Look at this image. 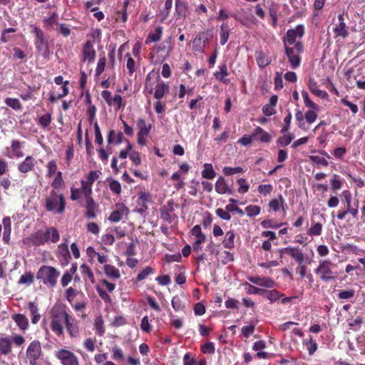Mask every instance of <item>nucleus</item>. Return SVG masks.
Wrapping results in <instances>:
<instances>
[{"instance_id": "obj_1", "label": "nucleus", "mask_w": 365, "mask_h": 365, "mask_svg": "<svg viewBox=\"0 0 365 365\" xmlns=\"http://www.w3.org/2000/svg\"><path fill=\"white\" fill-rule=\"evenodd\" d=\"M102 173L101 170H94L88 173L85 179L81 180V187L72 186L71 187V200H78L84 197L85 200L92 197L93 184L101 177Z\"/></svg>"}, {"instance_id": "obj_2", "label": "nucleus", "mask_w": 365, "mask_h": 365, "mask_svg": "<svg viewBox=\"0 0 365 365\" xmlns=\"http://www.w3.org/2000/svg\"><path fill=\"white\" fill-rule=\"evenodd\" d=\"M337 265L330 259H322L314 270L318 277L324 282L336 280L339 273L336 269Z\"/></svg>"}, {"instance_id": "obj_3", "label": "nucleus", "mask_w": 365, "mask_h": 365, "mask_svg": "<svg viewBox=\"0 0 365 365\" xmlns=\"http://www.w3.org/2000/svg\"><path fill=\"white\" fill-rule=\"evenodd\" d=\"M44 207L48 212L61 215L66 208V199L63 195L52 190L45 198Z\"/></svg>"}, {"instance_id": "obj_4", "label": "nucleus", "mask_w": 365, "mask_h": 365, "mask_svg": "<svg viewBox=\"0 0 365 365\" xmlns=\"http://www.w3.org/2000/svg\"><path fill=\"white\" fill-rule=\"evenodd\" d=\"M60 235L54 227L47 228L45 231L38 230L33 234L30 240L34 246H41L46 243H56L59 240Z\"/></svg>"}, {"instance_id": "obj_5", "label": "nucleus", "mask_w": 365, "mask_h": 365, "mask_svg": "<svg viewBox=\"0 0 365 365\" xmlns=\"http://www.w3.org/2000/svg\"><path fill=\"white\" fill-rule=\"evenodd\" d=\"M65 306L54 307L51 311V329L58 336L63 334V324L68 317Z\"/></svg>"}, {"instance_id": "obj_6", "label": "nucleus", "mask_w": 365, "mask_h": 365, "mask_svg": "<svg viewBox=\"0 0 365 365\" xmlns=\"http://www.w3.org/2000/svg\"><path fill=\"white\" fill-rule=\"evenodd\" d=\"M60 272L51 266L43 265L36 273V279L48 287L53 288L57 284Z\"/></svg>"}, {"instance_id": "obj_7", "label": "nucleus", "mask_w": 365, "mask_h": 365, "mask_svg": "<svg viewBox=\"0 0 365 365\" xmlns=\"http://www.w3.org/2000/svg\"><path fill=\"white\" fill-rule=\"evenodd\" d=\"M169 85L158 78V82L153 88V83L151 82V74L148 73L145 78L144 92L151 94L154 93V98L157 100H161L164 96L169 92Z\"/></svg>"}, {"instance_id": "obj_8", "label": "nucleus", "mask_w": 365, "mask_h": 365, "mask_svg": "<svg viewBox=\"0 0 365 365\" xmlns=\"http://www.w3.org/2000/svg\"><path fill=\"white\" fill-rule=\"evenodd\" d=\"M305 33L304 25L299 24L295 28L288 29L282 38L284 46H297L298 43L303 44L302 38Z\"/></svg>"}, {"instance_id": "obj_9", "label": "nucleus", "mask_w": 365, "mask_h": 365, "mask_svg": "<svg viewBox=\"0 0 365 365\" xmlns=\"http://www.w3.org/2000/svg\"><path fill=\"white\" fill-rule=\"evenodd\" d=\"M284 52L292 68H297L300 66V54L303 52V44L298 43L297 46H284Z\"/></svg>"}, {"instance_id": "obj_10", "label": "nucleus", "mask_w": 365, "mask_h": 365, "mask_svg": "<svg viewBox=\"0 0 365 365\" xmlns=\"http://www.w3.org/2000/svg\"><path fill=\"white\" fill-rule=\"evenodd\" d=\"M54 355L61 365H79L78 356L68 349H60L55 351Z\"/></svg>"}, {"instance_id": "obj_11", "label": "nucleus", "mask_w": 365, "mask_h": 365, "mask_svg": "<svg viewBox=\"0 0 365 365\" xmlns=\"http://www.w3.org/2000/svg\"><path fill=\"white\" fill-rule=\"evenodd\" d=\"M26 355L30 365L38 364V360L42 355L41 345L39 341L34 340L29 344Z\"/></svg>"}, {"instance_id": "obj_12", "label": "nucleus", "mask_w": 365, "mask_h": 365, "mask_svg": "<svg viewBox=\"0 0 365 365\" xmlns=\"http://www.w3.org/2000/svg\"><path fill=\"white\" fill-rule=\"evenodd\" d=\"M32 33L36 36L35 46L38 51H46L48 48V42L44 33L36 26L31 25Z\"/></svg>"}, {"instance_id": "obj_13", "label": "nucleus", "mask_w": 365, "mask_h": 365, "mask_svg": "<svg viewBox=\"0 0 365 365\" xmlns=\"http://www.w3.org/2000/svg\"><path fill=\"white\" fill-rule=\"evenodd\" d=\"M338 23L336 24L333 28L334 36L335 38L341 37L343 38H346L349 33L348 27L344 21V16L343 14L338 15Z\"/></svg>"}, {"instance_id": "obj_14", "label": "nucleus", "mask_w": 365, "mask_h": 365, "mask_svg": "<svg viewBox=\"0 0 365 365\" xmlns=\"http://www.w3.org/2000/svg\"><path fill=\"white\" fill-rule=\"evenodd\" d=\"M67 242L68 240L66 239L63 243H61L58 246L57 257L63 266L67 265L71 259L70 252Z\"/></svg>"}, {"instance_id": "obj_15", "label": "nucleus", "mask_w": 365, "mask_h": 365, "mask_svg": "<svg viewBox=\"0 0 365 365\" xmlns=\"http://www.w3.org/2000/svg\"><path fill=\"white\" fill-rule=\"evenodd\" d=\"M359 201L356 200L354 203H349L346 205V209L344 210H339L337 212L336 217L339 220L345 219L346 215L350 214L354 217H356L358 214Z\"/></svg>"}, {"instance_id": "obj_16", "label": "nucleus", "mask_w": 365, "mask_h": 365, "mask_svg": "<svg viewBox=\"0 0 365 365\" xmlns=\"http://www.w3.org/2000/svg\"><path fill=\"white\" fill-rule=\"evenodd\" d=\"M96 57V51L93 48V45L91 41H88L83 48V61L93 63Z\"/></svg>"}, {"instance_id": "obj_17", "label": "nucleus", "mask_w": 365, "mask_h": 365, "mask_svg": "<svg viewBox=\"0 0 365 365\" xmlns=\"http://www.w3.org/2000/svg\"><path fill=\"white\" fill-rule=\"evenodd\" d=\"M85 207V216L89 220L96 218L98 205L95 202L93 197L86 200Z\"/></svg>"}, {"instance_id": "obj_18", "label": "nucleus", "mask_w": 365, "mask_h": 365, "mask_svg": "<svg viewBox=\"0 0 365 365\" xmlns=\"http://www.w3.org/2000/svg\"><path fill=\"white\" fill-rule=\"evenodd\" d=\"M282 251L294 259L299 264L304 263L305 256L299 247H287L284 248Z\"/></svg>"}, {"instance_id": "obj_19", "label": "nucleus", "mask_w": 365, "mask_h": 365, "mask_svg": "<svg viewBox=\"0 0 365 365\" xmlns=\"http://www.w3.org/2000/svg\"><path fill=\"white\" fill-rule=\"evenodd\" d=\"M128 212H129V210L125 205H118V210H113L110 213V215L108 217V220L113 222H118L123 219V217L124 215H128Z\"/></svg>"}, {"instance_id": "obj_20", "label": "nucleus", "mask_w": 365, "mask_h": 365, "mask_svg": "<svg viewBox=\"0 0 365 365\" xmlns=\"http://www.w3.org/2000/svg\"><path fill=\"white\" fill-rule=\"evenodd\" d=\"M36 160L31 156H27L18 166V170L21 173H27L34 170Z\"/></svg>"}, {"instance_id": "obj_21", "label": "nucleus", "mask_w": 365, "mask_h": 365, "mask_svg": "<svg viewBox=\"0 0 365 365\" xmlns=\"http://www.w3.org/2000/svg\"><path fill=\"white\" fill-rule=\"evenodd\" d=\"M248 280L255 284L267 288H272L275 285L274 280L269 277H250Z\"/></svg>"}, {"instance_id": "obj_22", "label": "nucleus", "mask_w": 365, "mask_h": 365, "mask_svg": "<svg viewBox=\"0 0 365 365\" xmlns=\"http://www.w3.org/2000/svg\"><path fill=\"white\" fill-rule=\"evenodd\" d=\"M65 325L71 337H76L78 336L79 328L76 319L68 315Z\"/></svg>"}, {"instance_id": "obj_23", "label": "nucleus", "mask_w": 365, "mask_h": 365, "mask_svg": "<svg viewBox=\"0 0 365 365\" xmlns=\"http://www.w3.org/2000/svg\"><path fill=\"white\" fill-rule=\"evenodd\" d=\"M256 61L259 68H264L271 63V56L268 52L257 51L256 52Z\"/></svg>"}, {"instance_id": "obj_24", "label": "nucleus", "mask_w": 365, "mask_h": 365, "mask_svg": "<svg viewBox=\"0 0 365 365\" xmlns=\"http://www.w3.org/2000/svg\"><path fill=\"white\" fill-rule=\"evenodd\" d=\"M254 140H259L262 143H269L272 137L261 127L257 126L252 133Z\"/></svg>"}, {"instance_id": "obj_25", "label": "nucleus", "mask_w": 365, "mask_h": 365, "mask_svg": "<svg viewBox=\"0 0 365 365\" xmlns=\"http://www.w3.org/2000/svg\"><path fill=\"white\" fill-rule=\"evenodd\" d=\"M215 191L220 194H232V190L229 187L223 177H220L215 182Z\"/></svg>"}, {"instance_id": "obj_26", "label": "nucleus", "mask_w": 365, "mask_h": 365, "mask_svg": "<svg viewBox=\"0 0 365 365\" xmlns=\"http://www.w3.org/2000/svg\"><path fill=\"white\" fill-rule=\"evenodd\" d=\"M219 71L214 73L215 77L222 82V83L227 85L230 83V80L226 77L228 76L227 68L225 63L221 64L218 67Z\"/></svg>"}, {"instance_id": "obj_27", "label": "nucleus", "mask_w": 365, "mask_h": 365, "mask_svg": "<svg viewBox=\"0 0 365 365\" xmlns=\"http://www.w3.org/2000/svg\"><path fill=\"white\" fill-rule=\"evenodd\" d=\"M103 272L110 279L115 280L120 277V270L113 265L106 264L103 266Z\"/></svg>"}, {"instance_id": "obj_28", "label": "nucleus", "mask_w": 365, "mask_h": 365, "mask_svg": "<svg viewBox=\"0 0 365 365\" xmlns=\"http://www.w3.org/2000/svg\"><path fill=\"white\" fill-rule=\"evenodd\" d=\"M163 34V28L161 26L156 27L153 31L150 32L145 39V43L149 44L153 42H157L161 38Z\"/></svg>"}, {"instance_id": "obj_29", "label": "nucleus", "mask_w": 365, "mask_h": 365, "mask_svg": "<svg viewBox=\"0 0 365 365\" xmlns=\"http://www.w3.org/2000/svg\"><path fill=\"white\" fill-rule=\"evenodd\" d=\"M80 271L84 280H89L92 284L95 283V277L91 269L83 264L80 266Z\"/></svg>"}, {"instance_id": "obj_30", "label": "nucleus", "mask_w": 365, "mask_h": 365, "mask_svg": "<svg viewBox=\"0 0 365 365\" xmlns=\"http://www.w3.org/2000/svg\"><path fill=\"white\" fill-rule=\"evenodd\" d=\"M137 127L138 128V134L148 135L152 125L151 124H147L145 119L140 118L137 120Z\"/></svg>"}, {"instance_id": "obj_31", "label": "nucleus", "mask_w": 365, "mask_h": 365, "mask_svg": "<svg viewBox=\"0 0 365 365\" xmlns=\"http://www.w3.org/2000/svg\"><path fill=\"white\" fill-rule=\"evenodd\" d=\"M308 86L310 91L315 96L321 98H326L328 96V94L325 91L318 88L317 83L314 80L309 79Z\"/></svg>"}, {"instance_id": "obj_32", "label": "nucleus", "mask_w": 365, "mask_h": 365, "mask_svg": "<svg viewBox=\"0 0 365 365\" xmlns=\"http://www.w3.org/2000/svg\"><path fill=\"white\" fill-rule=\"evenodd\" d=\"M208 41L207 38L197 36L193 40V49L196 51L202 52L207 43Z\"/></svg>"}, {"instance_id": "obj_33", "label": "nucleus", "mask_w": 365, "mask_h": 365, "mask_svg": "<svg viewBox=\"0 0 365 365\" xmlns=\"http://www.w3.org/2000/svg\"><path fill=\"white\" fill-rule=\"evenodd\" d=\"M190 232L192 236L195 237L194 242L197 243H203L205 242L206 237L202 232V230L200 225H195L190 230Z\"/></svg>"}, {"instance_id": "obj_34", "label": "nucleus", "mask_w": 365, "mask_h": 365, "mask_svg": "<svg viewBox=\"0 0 365 365\" xmlns=\"http://www.w3.org/2000/svg\"><path fill=\"white\" fill-rule=\"evenodd\" d=\"M12 319L21 329L26 330L28 328L29 321L25 315L16 314L12 316Z\"/></svg>"}, {"instance_id": "obj_35", "label": "nucleus", "mask_w": 365, "mask_h": 365, "mask_svg": "<svg viewBox=\"0 0 365 365\" xmlns=\"http://www.w3.org/2000/svg\"><path fill=\"white\" fill-rule=\"evenodd\" d=\"M124 140V137L122 133H116L115 130H111L108 135V143H114L116 145L120 144Z\"/></svg>"}, {"instance_id": "obj_36", "label": "nucleus", "mask_w": 365, "mask_h": 365, "mask_svg": "<svg viewBox=\"0 0 365 365\" xmlns=\"http://www.w3.org/2000/svg\"><path fill=\"white\" fill-rule=\"evenodd\" d=\"M235 234L234 231H227L222 241L223 246L227 249H232L235 247Z\"/></svg>"}, {"instance_id": "obj_37", "label": "nucleus", "mask_w": 365, "mask_h": 365, "mask_svg": "<svg viewBox=\"0 0 365 365\" xmlns=\"http://www.w3.org/2000/svg\"><path fill=\"white\" fill-rule=\"evenodd\" d=\"M11 350V341L9 337L0 339V352L4 355H7Z\"/></svg>"}, {"instance_id": "obj_38", "label": "nucleus", "mask_w": 365, "mask_h": 365, "mask_svg": "<svg viewBox=\"0 0 365 365\" xmlns=\"http://www.w3.org/2000/svg\"><path fill=\"white\" fill-rule=\"evenodd\" d=\"M68 83V82L66 81L64 83V84L61 86V88L62 90L61 93L56 94L54 92L50 93L49 101L51 103H54L56 101H58V99H60L61 98H63L68 95V88L67 87Z\"/></svg>"}, {"instance_id": "obj_39", "label": "nucleus", "mask_w": 365, "mask_h": 365, "mask_svg": "<svg viewBox=\"0 0 365 365\" xmlns=\"http://www.w3.org/2000/svg\"><path fill=\"white\" fill-rule=\"evenodd\" d=\"M230 36V27L227 23H223L220 26V40L221 45H225Z\"/></svg>"}, {"instance_id": "obj_40", "label": "nucleus", "mask_w": 365, "mask_h": 365, "mask_svg": "<svg viewBox=\"0 0 365 365\" xmlns=\"http://www.w3.org/2000/svg\"><path fill=\"white\" fill-rule=\"evenodd\" d=\"M29 309L32 315L31 322L33 324H37L40 320L41 315L38 314V308L37 304L33 302L29 303Z\"/></svg>"}, {"instance_id": "obj_41", "label": "nucleus", "mask_w": 365, "mask_h": 365, "mask_svg": "<svg viewBox=\"0 0 365 365\" xmlns=\"http://www.w3.org/2000/svg\"><path fill=\"white\" fill-rule=\"evenodd\" d=\"M216 175V173L213 169V166L210 163L204 164V169L202 171V176L206 179H213Z\"/></svg>"}, {"instance_id": "obj_42", "label": "nucleus", "mask_w": 365, "mask_h": 365, "mask_svg": "<svg viewBox=\"0 0 365 365\" xmlns=\"http://www.w3.org/2000/svg\"><path fill=\"white\" fill-rule=\"evenodd\" d=\"M283 296V294H281L276 289L267 290L265 289V292L264 297L267 298L271 303H273L278 299H279Z\"/></svg>"}, {"instance_id": "obj_43", "label": "nucleus", "mask_w": 365, "mask_h": 365, "mask_svg": "<svg viewBox=\"0 0 365 365\" xmlns=\"http://www.w3.org/2000/svg\"><path fill=\"white\" fill-rule=\"evenodd\" d=\"M175 12L180 17H185L187 15V6L186 3L180 0L175 1Z\"/></svg>"}, {"instance_id": "obj_44", "label": "nucleus", "mask_w": 365, "mask_h": 365, "mask_svg": "<svg viewBox=\"0 0 365 365\" xmlns=\"http://www.w3.org/2000/svg\"><path fill=\"white\" fill-rule=\"evenodd\" d=\"M94 330L97 335L103 336L105 333L104 322L102 317H98L94 321Z\"/></svg>"}, {"instance_id": "obj_45", "label": "nucleus", "mask_w": 365, "mask_h": 365, "mask_svg": "<svg viewBox=\"0 0 365 365\" xmlns=\"http://www.w3.org/2000/svg\"><path fill=\"white\" fill-rule=\"evenodd\" d=\"M11 147L15 157L19 158H22L24 156V153L21 150V148L23 147V143L16 140H14L11 142Z\"/></svg>"}, {"instance_id": "obj_46", "label": "nucleus", "mask_w": 365, "mask_h": 365, "mask_svg": "<svg viewBox=\"0 0 365 365\" xmlns=\"http://www.w3.org/2000/svg\"><path fill=\"white\" fill-rule=\"evenodd\" d=\"M78 294H80L82 297H84L83 292H79L71 287H68L65 292L66 298L71 304H72L75 297Z\"/></svg>"}, {"instance_id": "obj_47", "label": "nucleus", "mask_w": 365, "mask_h": 365, "mask_svg": "<svg viewBox=\"0 0 365 365\" xmlns=\"http://www.w3.org/2000/svg\"><path fill=\"white\" fill-rule=\"evenodd\" d=\"M303 344L306 346L310 356L313 355L317 349V344L312 337H310L309 339H304Z\"/></svg>"}, {"instance_id": "obj_48", "label": "nucleus", "mask_w": 365, "mask_h": 365, "mask_svg": "<svg viewBox=\"0 0 365 365\" xmlns=\"http://www.w3.org/2000/svg\"><path fill=\"white\" fill-rule=\"evenodd\" d=\"M322 232V225L319 222H313L310 228L307 231V234L309 236H319Z\"/></svg>"}, {"instance_id": "obj_49", "label": "nucleus", "mask_w": 365, "mask_h": 365, "mask_svg": "<svg viewBox=\"0 0 365 365\" xmlns=\"http://www.w3.org/2000/svg\"><path fill=\"white\" fill-rule=\"evenodd\" d=\"M293 138V135L290 133H288L282 136L279 137L277 140V144L279 146L285 147L292 142Z\"/></svg>"}, {"instance_id": "obj_50", "label": "nucleus", "mask_w": 365, "mask_h": 365, "mask_svg": "<svg viewBox=\"0 0 365 365\" xmlns=\"http://www.w3.org/2000/svg\"><path fill=\"white\" fill-rule=\"evenodd\" d=\"M171 305L175 312L182 311L185 308V305L182 303V299L178 295H175L173 297Z\"/></svg>"}, {"instance_id": "obj_51", "label": "nucleus", "mask_w": 365, "mask_h": 365, "mask_svg": "<svg viewBox=\"0 0 365 365\" xmlns=\"http://www.w3.org/2000/svg\"><path fill=\"white\" fill-rule=\"evenodd\" d=\"M245 290L247 292V294H259V295H262L264 297V292H265V289H260V288H257L253 285H252L251 284H249V283H245Z\"/></svg>"}, {"instance_id": "obj_52", "label": "nucleus", "mask_w": 365, "mask_h": 365, "mask_svg": "<svg viewBox=\"0 0 365 365\" xmlns=\"http://www.w3.org/2000/svg\"><path fill=\"white\" fill-rule=\"evenodd\" d=\"M58 16L53 12L48 18L43 19L44 27L47 29L51 28L53 25L58 24Z\"/></svg>"}, {"instance_id": "obj_53", "label": "nucleus", "mask_w": 365, "mask_h": 365, "mask_svg": "<svg viewBox=\"0 0 365 365\" xmlns=\"http://www.w3.org/2000/svg\"><path fill=\"white\" fill-rule=\"evenodd\" d=\"M284 200L280 195L278 199H272L269 202V207L274 212H277L279 210L280 206H283Z\"/></svg>"}, {"instance_id": "obj_54", "label": "nucleus", "mask_w": 365, "mask_h": 365, "mask_svg": "<svg viewBox=\"0 0 365 365\" xmlns=\"http://www.w3.org/2000/svg\"><path fill=\"white\" fill-rule=\"evenodd\" d=\"M125 102L123 100L120 95L115 94L113 96L111 106H113L115 110H118L120 108L125 107Z\"/></svg>"}, {"instance_id": "obj_55", "label": "nucleus", "mask_w": 365, "mask_h": 365, "mask_svg": "<svg viewBox=\"0 0 365 365\" xmlns=\"http://www.w3.org/2000/svg\"><path fill=\"white\" fill-rule=\"evenodd\" d=\"M355 296V291L354 289L339 290L337 297L339 299L349 300L354 298Z\"/></svg>"}, {"instance_id": "obj_56", "label": "nucleus", "mask_w": 365, "mask_h": 365, "mask_svg": "<svg viewBox=\"0 0 365 365\" xmlns=\"http://www.w3.org/2000/svg\"><path fill=\"white\" fill-rule=\"evenodd\" d=\"M139 200L142 206V210H146L148 209L146 204L151 202V196L148 192H140L139 195Z\"/></svg>"}, {"instance_id": "obj_57", "label": "nucleus", "mask_w": 365, "mask_h": 365, "mask_svg": "<svg viewBox=\"0 0 365 365\" xmlns=\"http://www.w3.org/2000/svg\"><path fill=\"white\" fill-rule=\"evenodd\" d=\"M302 98L304 100V105L307 107L314 109L315 110H319L318 105L310 100L308 93L307 91H303L302 92Z\"/></svg>"}, {"instance_id": "obj_58", "label": "nucleus", "mask_w": 365, "mask_h": 365, "mask_svg": "<svg viewBox=\"0 0 365 365\" xmlns=\"http://www.w3.org/2000/svg\"><path fill=\"white\" fill-rule=\"evenodd\" d=\"M248 217H252L258 215L260 212L261 208L258 205H250L245 209Z\"/></svg>"}, {"instance_id": "obj_59", "label": "nucleus", "mask_w": 365, "mask_h": 365, "mask_svg": "<svg viewBox=\"0 0 365 365\" xmlns=\"http://www.w3.org/2000/svg\"><path fill=\"white\" fill-rule=\"evenodd\" d=\"M140 329L143 331L145 333H149L152 330V325L150 324V320L148 316H145L140 323Z\"/></svg>"}, {"instance_id": "obj_60", "label": "nucleus", "mask_w": 365, "mask_h": 365, "mask_svg": "<svg viewBox=\"0 0 365 365\" xmlns=\"http://www.w3.org/2000/svg\"><path fill=\"white\" fill-rule=\"evenodd\" d=\"M216 215L224 220H230L231 219V215L229 210H227V205L225 209L223 208H217L215 210Z\"/></svg>"}, {"instance_id": "obj_61", "label": "nucleus", "mask_w": 365, "mask_h": 365, "mask_svg": "<svg viewBox=\"0 0 365 365\" xmlns=\"http://www.w3.org/2000/svg\"><path fill=\"white\" fill-rule=\"evenodd\" d=\"M34 279V274L31 272H27L21 276V277L19 280V283L21 284L29 285L33 283Z\"/></svg>"}, {"instance_id": "obj_62", "label": "nucleus", "mask_w": 365, "mask_h": 365, "mask_svg": "<svg viewBox=\"0 0 365 365\" xmlns=\"http://www.w3.org/2000/svg\"><path fill=\"white\" fill-rule=\"evenodd\" d=\"M237 183L239 185V188L237 190L238 192L240 194H245L248 192L250 185L247 183V180L245 178H240L237 180Z\"/></svg>"}, {"instance_id": "obj_63", "label": "nucleus", "mask_w": 365, "mask_h": 365, "mask_svg": "<svg viewBox=\"0 0 365 365\" xmlns=\"http://www.w3.org/2000/svg\"><path fill=\"white\" fill-rule=\"evenodd\" d=\"M317 116L318 115L317 112L314 110V109L309 110L304 113L305 121L308 124H312L314 123L317 118Z\"/></svg>"}, {"instance_id": "obj_64", "label": "nucleus", "mask_w": 365, "mask_h": 365, "mask_svg": "<svg viewBox=\"0 0 365 365\" xmlns=\"http://www.w3.org/2000/svg\"><path fill=\"white\" fill-rule=\"evenodd\" d=\"M5 103L6 106L16 110L21 108V104L17 98H7L5 100Z\"/></svg>"}]
</instances>
